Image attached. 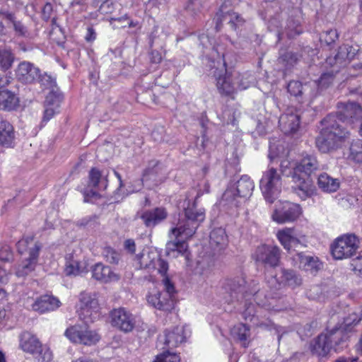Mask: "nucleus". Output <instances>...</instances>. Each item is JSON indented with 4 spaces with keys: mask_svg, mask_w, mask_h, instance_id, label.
I'll use <instances>...</instances> for the list:
<instances>
[{
    "mask_svg": "<svg viewBox=\"0 0 362 362\" xmlns=\"http://www.w3.org/2000/svg\"><path fill=\"white\" fill-rule=\"evenodd\" d=\"M338 108L337 115H329L322 121L323 127L316 138V146L322 153L336 150L349 137V132L341 126L340 122L355 124L362 121V107L360 104L355 102L340 103Z\"/></svg>",
    "mask_w": 362,
    "mask_h": 362,
    "instance_id": "nucleus-1",
    "label": "nucleus"
},
{
    "mask_svg": "<svg viewBox=\"0 0 362 362\" xmlns=\"http://www.w3.org/2000/svg\"><path fill=\"white\" fill-rule=\"evenodd\" d=\"M255 184L247 175H242L234 187H228L223 194L220 205L226 209H233L239 206L241 198H248L253 192Z\"/></svg>",
    "mask_w": 362,
    "mask_h": 362,
    "instance_id": "nucleus-2",
    "label": "nucleus"
},
{
    "mask_svg": "<svg viewBox=\"0 0 362 362\" xmlns=\"http://www.w3.org/2000/svg\"><path fill=\"white\" fill-rule=\"evenodd\" d=\"M205 219L204 209L196 208L195 204L192 206L185 209L184 217L179 219L177 226L170 230L171 235L175 239L183 237L185 239L191 238L196 232L199 224Z\"/></svg>",
    "mask_w": 362,
    "mask_h": 362,
    "instance_id": "nucleus-3",
    "label": "nucleus"
},
{
    "mask_svg": "<svg viewBox=\"0 0 362 362\" xmlns=\"http://www.w3.org/2000/svg\"><path fill=\"white\" fill-rule=\"evenodd\" d=\"M163 291L150 293L147 296L148 303L153 308L164 312H170L175 307L176 290L174 284L168 276L162 279Z\"/></svg>",
    "mask_w": 362,
    "mask_h": 362,
    "instance_id": "nucleus-4",
    "label": "nucleus"
},
{
    "mask_svg": "<svg viewBox=\"0 0 362 362\" xmlns=\"http://www.w3.org/2000/svg\"><path fill=\"white\" fill-rule=\"evenodd\" d=\"M136 261L140 269L148 271L157 270L163 277L166 276L168 270V264L161 259L160 255L155 250L150 248L144 249L141 252L136 256Z\"/></svg>",
    "mask_w": 362,
    "mask_h": 362,
    "instance_id": "nucleus-5",
    "label": "nucleus"
},
{
    "mask_svg": "<svg viewBox=\"0 0 362 362\" xmlns=\"http://www.w3.org/2000/svg\"><path fill=\"white\" fill-rule=\"evenodd\" d=\"M259 186L266 201L273 203L281 189V176L275 168H271L264 173Z\"/></svg>",
    "mask_w": 362,
    "mask_h": 362,
    "instance_id": "nucleus-6",
    "label": "nucleus"
},
{
    "mask_svg": "<svg viewBox=\"0 0 362 362\" xmlns=\"http://www.w3.org/2000/svg\"><path fill=\"white\" fill-rule=\"evenodd\" d=\"M359 247V240L355 234H345L336 239L332 245V254L337 259L351 257Z\"/></svg>",
    "mask_w": 362,
    "mask_h": 362,
    "instance_id": "nucleus-7",
    "label": "nucleus"
},
{
    "mask_svg": "<svg viewBox=\"0 0 362 362\" xmlns=\"http://www.w3.org/2000/svg\"><path fill=\"white\" fill-rule=\"evenodd\" d=\"M20 347L25 352L33 355H38L41 362H49L52 360V352L43 349L39 339L30 332H24L20 336Z\"/></svg>",
    "mask_w": 362,
    "mask_h": 362,
    "instance_id": "nucleus-8",
    "label": "nucleus"
},
{
    "mask_svg": "<svg viewBox=\"0 0 362 362\" xmlns=\"http://www.w3.org/2000/svg\"><path fill=\"white\" fill-rule=\"evenodd\" d=\"M65 335L71 341L86 346L95 344L100 339L95 331L80 325H74L67 328Z\"/></svg>",
    "mask_w": 362,
    "mask_h": 362,
    "instance_id": "nucleus-9",
    "label": "nucleus"
},
{
    "mask_svg": "<svg viewBox=\"0 0 362 362\" xmlns=\"http://www.w3.org/2000/svg\"><path fill=\"white\" fill-rule=\"evenodd\" d=\"M80 310L78 316L86 324L93 322L97 315L98 300L95 293L81 292L79 296Z\"/></svg>",
    "mask_w": 362,
    "mask_h": 362,
    "instance_id": "nucleus-10",
    "label": "nucleus"
},
{
    "mask_svg": "<svg viewBox=\"0 0 362 362\" xmlns=\"http://www.w3.org/2000/svg\"><path fill=\"white\" fill-rule=\"evenodd\" d=\"M298 204L290 202H278L272 214V219L279 223H284L295 221L300 214Z\"/></svg>",
    "mask_w": 362,
    "mask_h": 362,
    "instance_id": "nucleus-11",
    "label": "nucleus"
},
{
    "mask_svg": "<svg viewBox=\"0 0 362 362\" xmlns=\"http://www.w3.org/2000/svg\"><path fill=\"white\" fill-rule=\"evenodd\" d=\"M252 257L257 262L275 267L280 261L281 250L276 245H262L256 248Z\"/></svg>",
    "mask_w": 362,
    "mask_h": 362,
    "instance_id": "nucleus-12",
    "label": "nucleus"
},
{
    "mask_svg": "<svg viewBox=\"0 0 362 362\" xmlns=\"http://www.w3.org/2000/svg\"><path fill=\"white\" fill-rule=\"evenodd\" d=\"M110 318L111 325L125 333L132 332L136 324L135 317L124 308L112 310Z\"/></svg>",
    "mask_w": 362,
    "mask_h": 362,
    "instance_id": "nucleus-13",
    "label": "nucleus"
},
{
    "mask_svg": "<svg viewBox=\"0 0 362 362\" xmlns=\"http://www.w3.org/2000/svg\"><path fill=\"white\" fill-rule=\"evenodd\" d=\"M358 49L352 46L344 45L339 47L337 54L334 57H327L326 62L331 66L341 68L347 65L356 54Z\"/></svg>",
    "mask_w": 362,
    "mask_h": 362,
    "instance_id": "nucleus-14",
    "label": "nucleus"
},
{
    "mask_svg": "<svg viewBox=\"0 0 362 362\" xmlns=\"http://www.w3.org/2000/svg\"><path fill=\"white\" fill-rule=\"evenodd\" d=\"M226 5L225 2L216 13V30L217 31L220 30L222 21H227L233 30L239 28L244 24L245 21L239 14L231 11H226Z\"/></svg>",
    "mask_w": 362,
    "mask_h": 362,
    "instance_id": "nucleus-15",
    "label": "nucleus"
},
{
    "mask_svg": "<svg viewBox=\"0 0 362 362\" xmlns=\"http://www.w3.org/2000/svg\"><path fill=\"white\" fill-rule=\"evenodd\" d=\"M40 69L28 62H21L16 69V76L23 83H33L39 77Z\"/></svg>",
    "mask_w": 362,
    "mask_h": 362,
    "instance_id": "nucleus-16",
    "label": "nucleus"
},
{
    "mask_svg": "<svg viewBox=\"0 0 362 362\" xmlns=\"http://www.w3.org/2000/svg\"><path fill=\"white\" fill-rule=\"evenodd\" d=\"M293 173V178L291 179L293 182L291 185L292 191L301 199L305 200L311 196L313 192L310 181L308 177L305 178V176L296 174V173Z\"/></svg>",
    "mask_w": 362,
    "mask_h": 362,
    "instance_id": "nucleus-17",
    "label": "nucleus"
},
{
    "mask_svg": "<svg viewBox=\"0 0 362 362\" xmlns=\"http://www.w3.org/2000/svg\"><path fill=\"white\" fill-rule=\"evenodd\" d=\"M320 164L314 155L303 156L300 162L296 163V173L303 176L310 177L312 174L320 170Z\"/></svg>",
    "mask_w": 362,
    "mask_h": 362,
    "instance_id": "nucleus-18",
    "label": "nucleus"
},
{
    "mask_svg": "<svg viewBox=\"0 0 362 362\" xmlns=\"http://www.w3.org/2000/svg\"><path fill=\"white\" fill-rule=\"evenodd\" d=\"M168 213L164 207H156L143 211L140 218L148 228H153L166 219Z\"/></svg>",
    "mask_w": 362,
    "mask_h": 362,
    "instance_id": "nucleus-19",
    "label": "nucleus"
},
{
    "mask_svg": "<svg viewBox=\"0 0 362 362\" xmlns=\"http://www.w3.org/2000/svg\"><path fill=\"white\" fill-rule=\"evenodd\" d=\"M279 126L281 131L285 134L295 133L300 127V115L296 111L288 110L282 115L279 120Z\"/></svg>",
    "mask_w": 362,
    "mask_h": 362,
    "instance_id": "nucleus-20",
    "label": "nucleus"
},
{
    "mask_svg": "<svg viewBox=\"0 0 362 362\" xmlns=\"http://www.w3.org/2000/svg\"><path fill=\"white\" fill-rule=\"evenodd\" d=\"M40 250V246L39 245H35L33 247L30 248L29 257L17 267L16 275L18 276H25L35 269Z\"/></svg>",
    "mask_w": 362,
    "mask_h": 362,
    "instance_id": "nucleus-21",
    "label": "nucleus"
},
{
    "mask_svg": "<svg viewBox=\"0 0 362 362\" xmlns=\"http://www.w3.org/2000/svg\"><path fill=\"white\" fill-rule=\"evenodd\" d=\"M108 170L103 169L100 170L97 168H93L89 172L88 186L98 190H105L108 183Z\"/></svg>",
    "mask_w": 362,
    "mask_h": 362,
    "instance_id": "nucleus-22",
    "label": "nucleus"
},
{
    "mask_svg": "<svg viewBox=\"0 0 362 362\" xmlns=\"http://www.w3.org/2000/svg\"><path fill=\"white\" fill-rule=\"evenodd\" d=\"M325 335L327 337L331 349H334L336 351L344 346L349 337L345 329L342 327H334L328 330L325 333Z\"/></svg>",
    "mask_w": 362,
    "mask_h": 362,
    "instance_id": "nucleus-23",
    "label": "nucleus"
},
{
    "mask_svg": "<svg viewBox=\"0 0 362 362\" xmlns=\"http://www.w3.org/2000/svg\"><path fill=\"white\" fill-rule=\"evenodd\" d=\"M60 301L55 297L45 295L37 298L33 304V310L40 313L53 311L60 306Z\"/></svg>",
    "mask_w": 362,
    "mask_h": 362,
    "instance_id": "nucleus-24",
    "label": "nucleus"
},
{
    "mask_svg": "<svg viewBox=\"0 0 362 362\" xmlns=\"http://www.w3.org/2000/svg\"><path fill=\"white\" fill-rule=\"evenodd\" d=\"M187 338V333L184 326H177L171 330H167L163 337L164 343L169 348L177 347L185 341Z\"/></svg>",
    "mask_w": 362,
    "mask_h": 362,
    "instance_id": "nucleus-25",
    "label": "nucleus"
},
{
    "mask_svg": "<svg viewBox=\"0 0 362 362\" xmlns=\"http://www.w3.org/2000/svg\"><path fill=\"white\" fill-rule=\"evenodd\" d=\"M92 276L100 281L107 283L117 281L119 276L115 274L111 268L102 263H97L92 269Z\"/></svg>",
    "mask_w": 362,
    "mask_h": 362,
    "instance_id": "nucleus-26",
    "label": "nucleus"
},
{
    "mask_svg": "<svg viewBox=\"0 0 362 362\" xmlns=\"http://www.w3.org/2000/svg\"><path fill=\"white\" fill-rule=\"evenodd\" d=\"M228 237L224 229L221 228L213 230L210 234V245L216 252H219L228 246Z\"/></svg>",
    "mask_w": 362,
    "mask_h": 362,
    "instance_id": "nucleus-27",
    "label": "nucleus"
},
{
    "mask_svg": "<svg viewBox=\"0 0 362 362\" xmlns=\"http://www.w3.org/2000/svg\"><path fill=\"white\" fill-rule=\"evenodd\" d=\"M19 105V98L12 91L8 90H0V110L11 111Z\"/></svg>",
    "mask_w": 362,
    "mask_h": 362,
    "instance_id": "nucleus-28",
    "label": "nucleus"
},
{
    "mask_svg": "<svg viewBox=\"0 0 362 362\" xmlns=\"http://www.w3.org/2000/svg\"><path fill=\"white\" fill-rule=\"evenodd\" d=\"M299 259V267L310 273L315 274L321 269V263L317 257L307 256L302 253L298 255Z\"/></svg>",
    "mask_w": 362,
    "mask_h": 362,
    "instance_id": "nucleus-29",
    "label": "nucleus"
},
{
    "mask_svg": "<svg viewBox=\"0 0 362 362\" xmlns=\"http://www.w3.org/2000/svg\"><path fill=\"white\" fill-rule=\"evenodd\" d=\"M276 236L281 244L287 250L297 246L300 243L299 240L294 235L293 228H286L281 230L278 231Z\"/></svg>",
    "mask_w": 362,
    "mask_h": 362,
    "instance_id": "nucleus-30",
    "label": "nucleus"
},
{
    "mask_svg": "<svg viewBox=\"0 0 362 362\" xmlns=\"http://www.w3.org/2000/svg\"><path fill=\"white\" fill-rule=\"evenodd\" d=\"M245 281L240 277L227 279L224 284L223 288L225 291L230 293L231 300L238 298V295L243 292L245 288Z\"/></svg>",
    "mask_w": 362,
    "mask_h": 362,
    "instance_id": "nucleus-31",
    "label": "nucleus"
},
{
    "mask_svg": "<svg viewBox=\"0 0 362 362\" xmlns=\"http://www.w3.org/2000/svg\"><path fill=\"white\" fill-rule=\"evenodd\" d=\"M66 260L64 273L66 276H77L85 271L86 267L84 264L76 258L74 255L69 254L66 255Z\"/></svg>",
    "mask_w": 362,
    "mask_h": 362,
    "instance_id": "nucleus-32",
    "label": "nucleus"
},
{
    "mask_svg": "<svg viewBox=\"0 0 362 362\" xmlns=\"http://www.w3.org/2000/svg\"><path fill=\"white\" fill-rule=\"evenodd\" d=\"M311 351L318 356H325L331 350V345L325 334H320L311 344Z\"/></svg>",
    "mask_w": 362,
    "mask_h": 362,
    "instance_id": "nucleus-33",
    "label": "nucleus"
},
{
    "mask_svg": "<svg viewBox=\"0 0 362 362\" xmlns=\"http://www.w3.org/2000/svg\"><path fill=\"white\" fill-rule=\"evenodd\" d=\"M13 139L12 125L0 117V145L9 146L13 143Z\"/></svg>",
    "mask_w": 362,
    "mask_h": 362,
    "instance_id": "nucleus-34",
    "label": "nucleus"
},
{
    "mask_svg": "<svg viewBox=\"0 0 362 362\" xmlns=\"http://www.w3.org/2000/svg\"><path fill=\"white\" fill-rule=\"evenodd\" d=\"M319 187L325 192H336L340 186L338 179L333 178L327 173H322L317 179Z\"/></svg>",
    "mask_w": 362,
    "mask_h": 362,
    "instance_id": "nucleus-35",
    "label": "nucleus"
},
{
    "mask_svg": "<svg viewBox=\"0 0 362 362\" xmlns=\"http://www.w3.org/2000/svg\"><path fill=\"white\" fill-rule=\"evenodd\" d=\"M2 16L13 24V30L17 36L27 37L30 35L27 27L20 21H17L14 14L9 12L2 13Z\"/></svg>",
    "mask_w": 362,
    "mask_h": 362,
    "instance_id": "nucleus-36",
    "label": "nucleus"
},
{
    "mask_svg": "<svg viewBox=\"0 0 362 362\" xmlns=\"http://www.w3.org/2000/svg\"><path fill=\"white\" fill-rule=\"evenodd\" d=\"M231 334L244 347L247 346V339L250 337V327L242 323L236 325L231 329Z\"/></svg>",
    "mask_w": 362,
    "mask_h": 362,
    "instance_id": "nucleus-37",
    "label": "nucleus"
},
{
    "mask_svg": "<svg viewBox=\"0 0 362 362\" xmlns=\"http://www.w3.org/2000/svg\"><path fill=\"white\" fill-rule=\"evenodd\" d=\"M218 90L221 94L230 95L236 90V87L233 78L231 79L228 76L219 77L216 83Z\"/></svg>",
    "mask_w": 362,
    "mask_h": 362,
    "instance_id": "nucleus-38",
    "label": "nucleus"
},
{
    "mask_svg": "<svg viewBox=\"0 0 362 362\" xmlns=\"http://www.w3.org/2000/svg\"><path fill=\"white\" fill-rule=\"evenodd\" d=\"M188 245L185 240H172L167 243V251L168 255L177 252L179 255L187 257Z\"/></svg>",
    "mask_w": 362,
    "mask_h": 362,
    "instance_id": "nucleus-39",
    "label": "nucleus"
},
{
    "mask_svg": "<svg viewBox=\"0 0 362 362\" xmlns=\"http://www.w3.org/2000/svg\"><path fill=\"white\" fill-rule=\"evenodd\" d=\"M349 158L355 163H362V140H354L349 147Z\"/></svg>",
    "mask_w": 362,
    "mask_h": 362,
    "instance_id": "nucleus-40",
    "label": "nucleus"
},
{
    "mask_svg": "<svg viewBox=\"0 0 362 362\" xmlns=\"http://www.w3.org/2000/svg\"><path fill=\"white\" fill-rule=\"evenodd\" d=\"M14 59L15 57L11 50L0 49V70L6 71L11 69Z\"/></svg>",
    "mask_w": 362,
    "mask_h": 362,
    "instance_id": "nucleus-41",
    "label": "nucleus"
},
{
    "mask_svg": "<svg viewBox=\"0 0 362 362\" xmlns=\"http://www.w3.org/2000/svg\"><path fill=\"white\" fill-rule=\"evenodd\" d=\"M252 79V75L248 73L235 74V75L233 76V81L236 87V90H245L247 88L250 86Z\"/></svg>",
    "mask_w": 362,
    "mask_h": 362,
    "instance_id": "nucleus-42",
    "label": "nucleus"
},
{
    "mask_svg": "<svg viewBox=\"0 0 362 362\" xmlns=\"http://www.w3.org/2000/svg\"><path fill=\"white\" fill-rule=\"evenodd\" d=\"M281 274L282 281L288 286L294 287L301 284V279L294 271L283 269Z\"/></svg>",
    "mask_w": 362,
    "mask_h": 362,
    "instance_id": "nucleus-43",
    "label": "nucleus"
},
{
    "mask_svg": "<svg viewBox=\"0 0 362 362\" xmlns=\"http://www.w3.org/2000/svg\"><path fill=\"white\" fill-rule=\"evenodd\" d=\"M37 81L40 83L43 89H49L50 90L57 89L55 79L50 75H47V74L42 75L39 73V77Z\"/></svg>",
    "mask_w": 362,
    "mask_h": 362,
    "instance_id": "nucleus-44",
    "label": "nucleus"
},
{
    "mask_svg": "<svg viewBox=\"0 0 362 362\" xmlns=\"http://www.w3.org/2000/svg\"><path fill=\"white\" fill-rule=\"evenodd\" d=\"M308 88L307 85L303 87V84L298 81H290L287 86L288 91L296 97L300 96Z\"/></svg>",
    "mask_w": 362,
    "mask_h": 362,
    "instance_id": "nucleus-45",
    "label": "nucleus"
},
{
    "mask_svg": "<svg viewBox=\"0 0 362 362\" xmlns=\"http://www.w3.org/2000/svg\"><path fill=\"white\" fill-rule=\"evenodd\" d=\"M61 95L57 92V89L54 90H50V92L46 96L45 105L58 108L61 102Z\"/></svg>",
    "mask_w": 362,
    "mask_h": 362,
    "instance_id": "nucleus-46",
    "label": "nucleus"
},
{
    "mask_svg": "<svg viewBox=\"0 0 362 362\" xmlns=\"http://www.w3.org/2000/svg\"><path fill=\"white\" fill-rule=\"evenodd\" d=\"M103 255L106 261L110 264H118L120 259L119 253L110 247L104 249Z\"/></svg>",
    "mask_w": 362,
    "mask_h": 362,
    "instance_id": "nucleus-47",
    "label": "nucleus"
},
{
    "mask_svg": "<svg viewBox=\"0 0 362 362\" xmlns=\"http://www.w3.org/2000/svg\"><path fill=\"white\" fill-rule=\"evenodd\" d=\"M35 245H38L37 243H33V238L30 236L21 239L17 243L18 250L21 254H23L28 250L30 251V247H33Z\"/></svg>",
    "mask_w": 362,
    "mask_h": 362,
    "instance_id": "nucleus-48",
    "label": "nucleus"
},
{
    "mask_svg": "<svg viewBox=\"0 0 362 362\" xmlns=\"http://www.w3.org/2000/svg\"><path fill=\"white\" fill-rule=\"evenodd\" d=\"M281 173L286 177L293 178V172L296 171V163L293 164L288 160H284L280 165Z\"/></svg>",
    "mask_w": 362,
    "mask_h": 362,
    "instance_id": "nucleus-49",
    "label": "nucleus"
},
{
    "mask_svg": "<svg viewBox=\"0 0 362 362\" xmlns=\"http://www.w3.org/2000/svg\"><path fill=\"white\" fill-rule=\"evenodd\" d=\"M338 38V33L336 30H329L324 32L320 35V41L329 45L334 42Z\"/></svg>",
    "mask_w": 362,
    "mask_h": 362,
    "instance_id": "nucleus-50",
    "label": "nucleus"
},
{
    "mask_svg": "<svg viewBox=\"0 0 362 362\" xmlns=\"http://www.w3.org/2000/svg\"><path fill=\"white\" fill-rule=\"evenodd\" d=\"M180 357L175 354L168 351L157 356L154 362H180Z\"/></svg>",
    "mask_w": 362,
    "mask_h": 362,
    "instance_id": "nucleus-51",
    "label": "nucleus"
},
{
    "mask_svg": "<svg viewBox=\"0 0 362 362\" xmlns=\"http://www.w3.org/2000/svg\"><path fill=\"white\" fill-rule=\"evenodd\" d=\"M308 296L313 300H319L324 296V288L322 286H313L308 291Z\"/></svg>",
    "mask_w": 362,
    "mask_h": 362,
    "instance_id": "nucleus-52",
    "label": "nucleus"
},
{
    "mask_svg": "<svg viewBox=\"0 0 362 362\" xmlns=\"http://www.w3.org/2000/svg\"><path fill=\"white\" fill-rule=\"evenodd\" d=\"M202 8V0H188L185 6V8L193 13L199 12Z\"/></svg>",
    "mask_w": 362,
    "mask_h": 362,
    "instance_id": "nucleus-53",
    "label": "nucleus"
},
{
    "mask_svg": "<svg viewBox=\"0 0 362 362\" xmlns=\"http://www.w3.org/2000/svg\"><path fill=\"white\" fill-rule=\"evenodd\" d=\"M351 267L355 274L362 276V252L351 260Z\"/></svg>",
    "mask_w": 362,
    "mask_h": 362,
    "instance_id": "nucleus-54",
    "label": "nucleus"
},
{
    "mask_svg": "<svg viewBox=\"0 0 362 362\" xmlns=\"http://www.w3.org/2000/svg\"><path fill=\"white\" fill-rule=\"evenodd\" d=\"M334 79L333 71L324 73L321 75L320 79L318 80L319 86L321 88L327 87L330 83H332Z\"/></svg>",
    "mask_w": 362,
    "mask_h": 362,
    "instance_id": "nucleus-55",
    "label": "nucleus"
},
{
    "mask_svg": "<svg viewBox=\"0 0 362 362\" xmlns=\"http://www.w3.org/2000/svg\"><path fill=\"white\" fill-rule=\"evenodd\" d=\"M357 202L356 197L347 194L340 199V204L343 207H350L354 205Z\"/></svg>",
    "mask_w": 362,
    "mask_h": 362,
    "instance_id": "nucleus-56",
    "label": "nucleus"
},
{
    "mask_svg": "<svg viewBox=\"0 0 362 362\" xmlns=\"http://www.w3.org/2000/svg\"><path fill=\"white\" fill-rule=\"evenodd\" d=\"M281 58L289 65H293L298 60V54L292 52H287Z\"/></svg>",
    "mask_w": 362,
    "mask_h": 362,
    "instance_id": "nucleus-57",
    "label": "nucleus"
},
{
    "mask_svg": "<svg viewBox=\"0 0 362 362\" xmlns=\"http://www.w3.org/2000/svg\"><path fill=\"white\" fill-rule=\"evenodd\" d=\"M98 3L101 2V5L99 7V11L101 13H109L112 11V3L110 0L106 1H97Z\"/></svg>",
    "mask_w": 362,
    "mask_h": 362,
    "instance_id": "nucleus-58",
    "label": "nucleus"
},
{
    "mask_svg": "<svg viewBox=\"0 0 362 362\" xmlns=\"http://www.w3.org/2000/svg\"><path fill=\"white\" fill-rule=\"evenodd\" d=\"M53 6L50 3H46L42 8V16L45 21H48L52 18Z\"/></svg>",
    "mask_w": 362,
    "mask_h": 362,
    "instance_id": "nucleus-59",
    "label": "nucleus"
},
{
    "mask_svg": "<svg viewBox=\"0 0 362 362\" xmlns=\"http://www.w3.org/2000/svg\"><path fill=\"white\" fill-rule=\"evenodd\" d=\"M12 257V254L8 246H4L0 250V260L6 262Z\"/></svg>",
    "mask_w": 362,
    "mask_h": 362,
    "instance_id": "nucleus-60",
    "label": "nucleus"
},
{
    "mask_svg": "<svg viewBox=\"0 0 362 362\" xmlns=\"http://www.w3.org/2000/svg\"><path fill=\"white\" fill-rule=\"evenodd\" d=\"M54 107H49L45 105V110L44 112L43 121L47 122L49 121L55 114L56 110Z\"/></svg>",
    "mask_w": 362,
    "mask_h": 362,
    "instance_id": "nucleus-61",
    "label": "nucleus"
},
{
    "mask_svg": "<svg viewBox=\"0 0 362 362\" xmlns=\"http://www.w3.org/2000/svg\"><path fill=\"white\" fill-rule=\"evenodd\" d=\"M124 247L129 252L134 254L136 251V243L133 239H127L124 243Z\"/></svg>",
    "mask_w": 362,
    "mask_h": 362,
    "instance_id": "nucleus-62",
    "label": "nucleus"
},
{
    "mask_svg": "<svg viewBox=\"0 0 362 362\" xmlns=\"http://www.w3.org/2000/svg\"><path fill=\"white\" fill-rule=\"evenodd\" d=\"M255 306L252 304H250L243 312V317L247 320L250 319L255 315Z\"/></svg>",
    "mask_w": 362,
    "mask_h": 362,
    "instance_id": "nucleus-63",
    "label": "nucleus"
},
{
    "mask_svg": "<svg viewBox=\"0 0 362 362\" xmlns=\"http://www.w3.org/2000/svg\"><path fill=\"white\" fill-rule=\"evenodd\" d=\"M114 21H127V26L129 28H134L138 25L137 22H134L129 19L127 15L122 16L120 18H117V19H112Z\"/></svg>",
    "mask_w": 362,
    "mask_h": 362,
    "instance_id": "nucleus-64",
    "label": "nucleus"
}]
</instances>
